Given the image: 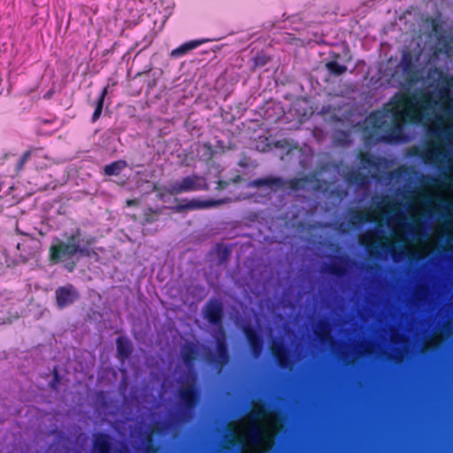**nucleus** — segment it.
<instances>
[{"instance_id":"obj_1","label":"nucleus","mask_w":453,"mask_h":453,"mask_svg":"<svg viewBox=\"0 0 453 453\" xmlns=\"http://www.w3.org/2000/svg\"><path fill=\"white\" fill-rule=\"evenodd\" d=\"M437 104L431 92L395 93L382 111H373L366 118V137L378 142H402L403 125L421 123Z\"/></svg>"},{"instance_id":"obj_2","label":"nucleus","mask_w":453,"mask_h":453,"mask_svg":"<svg viewBox=\"0 0 453 453\" xmlns=\"http://www.w3.org/2000/svg\"><path fill=\"white\" fill-rule=\"evenodd\" d=\"M65 241L57 240L56 243L50 245L49 249V261L51 265L65 263V269L72 273L77 266L75 257H90L96 254L92 246L96 242L94 236L82 237V230L77 227L67 235L65 234Z\"/></svg>"},{"instance_id":"obj_3","label":"nucleus","mask_w":453,"mask_h":453,"mask_svg":"<svg viewBox=\"0 0 453 453\" xmlns=\"http://www.w3.org/2000/svg\"><path fill=\"white\" fill-rule=\"evenodd\" d=\"M201 190H209V185L206 179L198 174L185 176L171 183L166 188V192L172 196Z\"/></svg>"},{"instance_id":"obj_4","label":"nucleus","mask_w":453,"mask_h":453,"mask_svg":"<svg viewBox=\"0 0 453 453\" xmlns=\"http://www.w3.org/2000/svg\"><path fill=\"white\" fill-rule=\"evenodd\" d=\"M20 317L18 299L11 292H0V325L12 324Z\"/></svg>"},{"instance_id":"obj_5","label":"nucleus","mask_w":453,"mask_h":453,"mask_svg":"<svg viewBox=\"0 0 453 453\" xmlns=\"http://www.w3.org/2000/svg\"><path fill=\"white\" fill-rule=\"evenodd\" d=\"M178 398L183 414L188 416L189 413L195 411L200 401L199 389L193 383L181 387L178 390Z\"/></svg>"},{"instance_id":"obj_6","label":"nucleus","mask_w":453,"mask_h":453,"mask_svg":"<svg viewBox=\"0 0 453 453\" xmlns=\"http://www.w3.org/2000/svg\"><path fill=\"white\" fill-rule=\"evenodd\" d=\"M203 313L204 319L212 326H217L221 331L223 328L224 307L220 300L216 298L210 299L203 306Z\"/></svg>"},{"instance_id":"obj_7","label":"nucleus","mask_w":453,"mask_h":453,"mask_svg":"<svg viewBox=\"0 0 453 453\" xmlns=\"http://www.w3.org/2000/svg\"><path fill=\"white\" fill-rule=\"evenodd\" d=\"M79 298L80 293L73 284L60 286L55 290L56 304L59 310L73 304Z\"/></svg>"},{"instance_id":"obj_8","label":"nucleus","mask_w":453,"mask_h":453,"mask_svg":"<svg viewBox=\"0 0 453 453\" xmlns=\"http://www.w3.org/2000/svg\"><path fill=\"white\" fill-rule=\"evenodd\" d=\"M215 348L217 355L213 356L210 361L219 367H223L229 362L230 358L224 328H221L219 335L215 339Z\"/></svg>"},{"instance_id":"obj_9","label":"nucleus","mask_w":453,"mask_h":453,"mask_svg":"<svg viewBox=\"0 0 453 453\" xmlns=\"http://www.w3.org/2000/svg\"><path fill=\"white\" fill-rule=\"evenodd\" d=\"M224 203V200L219 199H206V200H200V199H191L188 201H186L184 203H178L173 207L174 211L176 212H183L185 211H194V210H201L205 208H211V207H216L218 205H220Z\"/></svg>"},{"instance_id":"obj_10","label":"nucleus","mask_w":453,"mask_h":453,"mask_svg":"<svg viewBox=\"0 0 453 453\" xmlns=\"http://www.w3.org/2000/svg\"><path fill=\"white\" fill-rule=\"evenodd\" d=\"M271 354L282 369L289 368L292 364L288 348L280 341L273 342L270 348Z\"/></svg>"},{"instance_id":"obj_11","label":"nucleus","mask_w":453,"mask_h":453,"mask_svg":"<svg viewBox=\"0 0 453 453\" xmlns=\"http://www.w3.org/2000/svg\"><path fill=\"white\" fill-rule=\"evenodd\" d=\"M243 334L249 343L250 351L255 357L261 355L263 350V339L258 332L250 326L242 328Z\"/></svg>"},{"instance_id":"obj_12","label":"nucleus","mask_w":453,"mask_h":453,"mask_svg":"<svg viewBox=\"0 0 453 453\" xmlns=\"http://www.w3.org/2000/svg\"><path fill=\"white\" fill-rule=\"evenodd\" d=\"M327 272L336 277H343L348 272V259L344 256L334 257L326 267Z\"/></svg>"},{"instance_id":"obj_13","label":"nucleus","mask_w":453,"mask_h":453,"mask_svg":"<svg viewBox=\"0 0 453 453\" xmlns=\"http://www.w3.org/2000/svg\"><path fill=\"white\" fill-rule=\"evenodd\" d=\"M202 43H203V42L199 41V40H192V41L186 42L182 43L181 45H180L179 47L173 49L170 53V57L172 58H181V57L187 55L189 51L199 47Z\"/></svg>"},{"instance_id":"obj_14","label":"nucleus","mask_w":453,"mask_h":453,"mask_svg":"<svg viewBox=\"0 0 453 453\" xmlns=\"http://www.w3.org/2000/svg\"><path fill=\"white\" fill-rule=\"evenodd\" d=\"M117 353L121 360L128 358L133 351L130 340L125 336H119L116 340Z\"/></svg>"},{"instance_id":"obj_15","label":"nucleus","mask_w":453,"mask_h":453,"mask_svg":"<svg viewBox=\"0 0 453 453\" xmlns=\"http://www.w3.org/2000/svg\"><path fill=\"white\" fill-rule=\"evenodd\" d=\"M180 355L185 365L189 367L194 365L198 355V350L194 343H188L182 347Z\"/></svg>"},{"instance_id":"obj_16","label":"nucleus","mask_w":453,"mask_h":453,"mask_svg":"<svg viewBox=\"0 0 453 453\" xmlns=\"http://www.w3.org/2000/svg\"><path fill=\"white\" fill-rule=\"evenodd\" d=\"M252 188L273 187L281 188L284 186V181L280 177H265L253 180L249 184Z\"/></svg>"},{"instance_id":"obj_17","label":"nucleus","mask_w":453,"mask_h":453,"mask_svg":"<svg viewBox=\"0 0 453 453\" xmlns=\"http://www.w3.org/2000/svg\"><path fill=\"white\" fill-rule=\"evenodd\" d=\"M93 448L97 453H111V443L106 434H99L95 437Z\"/></svg>"},{"instance_id":"obj_18","label":"nucleus","mask_w":453,"mask_h":453,"mask_svg":"<svg viewBox=\"0 0 453 453\" xmlns=\"http://www.w3.org/2000/svg\"><path fill=\"white\" fill-rule=\"evenodd\" d=\"M349 224L352 226H357L359 224L375 221L372 215L369 211L357 210L350 213Z\"/></svg>"},{"instance_id":"obj_19","label":"nucleus","mask_w":453,"mask_h":453,"mask_svg":"<svg viewBox=\"0 0 453 453\" xmlns=\"http://www.w3.org/2000/svg\"><path fill=\"white\" fill-rule=\"evenodd\" d=\"M339 58L340 55L338 53H334V59L326 62L325 65L329 74L334 77L341 76L347 72V66L337 62Z\"/></svg>"},{"instance_id":"obj_20","label":"nucleus","mask_w":453,"mask_h":453,"mask_svg":"<svg viewBox=\"0 0 453 453\" xmlns=\"http://www.w3.org/2000/svg\"><path fill=\"white\" fill-rule=\"evenodd\" d=\"M107 94H108V86L104 87L102 89L98 98L96 101L95 111H94V112L92 114V117H91V122L92 123L96 122L99 119V118L101 117L103 107H104V100H105V97H106Z\"/></svg>"},{"instance_id":"obj_21","label":"nucleus","mask_w":453,"mask_h":453,"mask_svg":"<svg viewBox=\"0 0 453 453\" xmlns=\"http://www.w3.org/2000/svg\"><path fill=\"white\" fill-rule=\"evenodd\" d=\"M127 166V161L117 160L109 165H106L104 168V173L107 176H118Z\"/></svg>"},{"instance_id":"obj_22","label":"nucleus","mask_w":453,"mask_h":453,"mask_svg":"<svg viewBox=\"0 0 453 453\" xmlns=\"http://www.w3.org/2000/svg\"><path fill=\"white\" fill-rule=\"evenodd\" d=\"M360 164L365 168H377L379 165L378 159L369 152L361 151L358 154Z\"/></svg>"},{"instance_id":"obj_23","label":"nucleus","mask_w":453,"mask_h":453,"mask_svg":"<svg viewBox=\"0 0 453 453\" xmlns=\"http://www.w3.org/2000/svg\"><path fill=\"white\" fill-rule=\"evenodd\" d=\"M318 325H319V330L316 332V335L318 336V338L322 342H326L329 339H331L330 327H329V325H331V324L329 323V321L326 319H322V320H319Z\"/></svg>"},{"instance_id":"obj_24","label":"nucleus","mask_w":453,"mask_h":453,"mask_svg":"<svg viewBox=\"0 0 453 453\" xmlns=\"http://www.w3.org/2000/svg\"><path fill=\"white\" fill-rule=\"evenodd\" d=\"M265 429L254 426L250 430L247 440L250 444H257L265 439Z\"/></svg>"},{"instance_id":"obj_25","label":"nucleus","mask_w":453,"mask_h":453,"mask_svg":"<svg viewBox=\"0 0 453 453\" xmlns=\"http://www.w3.org/2000/svg\"><path fill=\"white\" fill-rule=\"evenodd\" d=\"M376 233L370 232L360 237V243L366 248L369 252H372L373 249H377L376 245Z\"/></svg>"},{"instance_id":"obj_26","label":"nucleus","mask_w":453,"mask_h":453,"mask_svg":"<svg viewBox=\"0 0 453 453\" xmlns=\"http://www.w3.org/2000/svg\"><path fill=\"white\" fill-rule=\"evenodd\" d=\"M269 414H271V412L268 411V408L265 406V404H259L251 410L250 412V418L256 420L265 418Z\"/></svg>"},{"instance_id":"obj_27","label":"nucleus","mask_w":453,"mask_h":453,"mask_svg":"<svg viewBox=\"0 0 453 453\" xmlns=\"http://www.w3.org/2000/svg\"><path fill=\"white\" fill-rule=\"evenodd\" d=\"M216 252L219 256V260L220 264L226 263L228 260L231 254L229 248L222 244H217Z\"/></svg>"},{"instance_id":"obj_28","label":"nucleus","mask_w":453,"mask_h":453,"mask_svg":"<svg viewBox=\"0 0 453 453\" xmlns=\"http://www.w3.org/2000/svg\"><path fill=\"white\" fill-rule=\"evenodd\" d=\"M346 179L349 183L361 185L365 182V176L357 171H353L347 175Z\"/></svg>"},{"instance_id":"obj_29","label":"nucleus","mask_w":453,"mask_h":453,"mask_svg":"<svg viewBox=\"0 0 453 453\" xmlns=\"http://www.w3.org/2000/svg\"><path fill=\"white\" fill-rule=\"evenodd\" d=\"M31 154H32V150H26L22 155L21 157H19V159L18 160L17 164H16V167H15V170H16V173H19L21 172L23 169H24V166L26 165V163L30 159L31 157Z\"/></svg>"},{"instance_id":"obj_30","label":"nucleus","mask_w":453,"mask_h":453,"mask_svg":"<svg viewBox=\"0 0 453 453\" xmlns=\"http://www.w3.org/2000/svg\"><path fill=\"white\" fill-rule=\"evenodd\" d=\"M270 57L266 56L265 54H257L253 58V68H260L265 66L269 61Z\"/></svg>"},{"instance_id":"obj_31","label":"nucleus","mask_w":453,"mask_h":453,"mask_svg":"<svg viewBox=\"0 0 453 453\" xmlns=\"http://www.w3.org/2000/svg\"><path fill=\"white\" fill-rule=\"evenodd\" d=\"M161 213V210H154L152 208H149L144 211L143 220L147 224H151L157 220V215Z\"/></svg>"},{"instance_id":"obj_32","label":"nucleus","mask_w":453,"mask_h":453,"mask_svg":"<svg viewBox=\"0 0 453 453\" xmlns=\"http://www.w3.org/2000/svg\"><path fill=\"white\" fill-rule=\"evenodd\" d=\"M402 65L404 73H410L414 70L411 57L409 54H404L402 58Z\"/></svg>"},{"instance_id":"obj_33","label":"nucleus","mask_w":453,"mask_h":453,"mask_svg":"<svg viewBox=\"0 0 453 453\" xmlns=\"http://www.w3.org/2000/svg\"><path fill=\"white\" fill-rule=\"evenodd\" d=\"M14 189L13 185H5V183L0 181V198H7L11 192Z\"/></svg>"},{"instance_id":"obj_34","label":"nucleus","mask_w":453,"mask_h":453,"mask_svg":"<svg viewBox=\"0 0 453 453\" xmlns=\"http://www.w3.org/2000/svg\"><path fill=\"white\" fill-rule=\"evenodd\" d=\"M303 179L293 178L288 181V188L292 190H298L302 187Z\"/></svg>"},{"instance_id":"obj_35","label":"nucleus","mask_w":453,"mask_h":453,"mask_svg":"<svg viewBox=\"0 0 453 453\" xmlns=\"http://www.w3.org/2000/svg\"><path fill=\"white\" fill-rule=\"evenodd\" d=\"M59 381H60L59 373H58L57 368H54V371H53V380L50 382V388L52 389L56 390L58 388V385Z\"/></svg>"},{"instance_id":"obj_36","label":"nucleus","mask_w":453,"mask_h":453,"mask_svg":"<svg viewBox=\"0 0 453 453\" xmlns=\"http://www.w3.org/2000/svg\"><path fill=\"white\" fill-rule=\"evenodd\" d=\"M148 444L145 447V453H157V447L152 443L150 438L147 439Z\"/></svg>"},{"instance_id":"obj_37","label":"nucleus","mask_w":453,"mask_h":453,"mask_svg":"<svg viewBox=\"0 0 453 453\" xmlns=\"http://www.w3.org/2000/svg\"><path fill=\"white\" fill-rule=\"evenodd\" d=\"M229 443L233 446H241L244 445V441L234 435L230 439Z\"/></svg>"},{"instance_id":"obj_38","label":"nucleus","mask_w":453,"mask_h":453,"mask_svg":"<svg viewBox=\"0 0 453 453\" xmlns=\"http://www.w3.org/2000/svg\"><path fill=\"white\" fill-rule=\"evenodd\" d=\"M203 148L206 149L209 157L211 158L213 156L212 146L210 142H204Z\"/></svg>"},{"instance_id":"obj_39","label":"nucleus","mask_w":453,"mask_h":453,"mask_svg":"<svg viewBox=\"0 0 453 453\" xmlns=\"http://www.w3.org/2000/svg\"><path fill=\"white\" fill-rule=\"evenodd\" d=\"M384 250H389L392 256L395 257V255H396V249L395 246L393 245H390V244H384L381 246Z\"/></svg>"},{"instance_id":"obj_40","label":"nucleus","mask_w":453,"mask_h":453,"mask_svg":"<svg viewBox=\"0 0 453 453\" xmlns=\"http://www.w3.org/2000/svg\"><path fill=\"white\" fill-rule=\"evenodd\" d=\"M126 203L128 207L137 206L139 203V201L137 199H128V200H127Z\"/></svg>"},{"instance_id":"obj_41","label":"nucleus","mask_w":453,"mask_h":453,"mask_svg":"<svg viewBox=\"0 0 453 453\" xmlns=\"http://www.w3.org/2000/svg\"><path fill=\"white\" fill-rule=\"evenodd\" d=\"M439 94H440V96L441 98H443L444 96H449V89L447 88H441L439 89Z\"/></svg>"},{"instance_id":"obj_42","label":"nucleus","mask_w":453,"mask_h":453,"mask_svg":"<svg viewBox=\"0 0 453 453\" xmlns=\"http://www.w3.org/2000/svg\"><path fill=\"white\" fill-rule=\"evenodd\" d=\"M227 187V182L225 180H219L218 182V188L219 189H224Z\"/></svg>"},{"instance_id":"obj_43","label":"nucleus","mask_w":453,"mask_h":453,"mask_svg":"<svg viewBox=\"0 0 453 453\" xmlns=\"http://www.w3.org/2000/svg\"><path fill=\"white\" fill-rule=\"evenodd\" d=\"M442 133V130L441 129H434L431 131V134L434 136H440Z\"/></svg>"},{"instance_id":"obj_44","label":"nucleus","mask_w":453,"mask_h":453,"mask_svg":"<svg viewBox=\"0 0 453 453\" xmlns=\"http://www.w3.org/2000/svg\"><path fill=\"white\" fill-rule=\"evenodd\" d=\"M438 156V153L436 151H430L427 155H426V157L427 158H433L434 157H437Z\"/></svg>"},{"instance_id":"obj_45","label":"nucleus","mask_w":453,"mask_h":453,"mask_svg":"<svg viewBox=\"0 0 453 453\" xmlns=\"http://www.w3.org/2000/svg\"><path fill=\"white\" fill-rule=\"evenodd\" d=\"M408 257H409L410 258H411H411H415V257H416L414 253H410V254H408Z\"/></svg>"},{"instance_id":"obj_46","label":"nucleus","mask_w":453,"mask_h":453,"mask_svg":"<svg viewBox=\"0 0 453 453\" xmlns=\"http://www.w3.org/2000/svg\"><path fill=\"white\" fill-rule=\"evenodd\" d=\"M22 245H23V244L18 243V244H17V250H21V246H22Z\"/></svg>"},{"instance_id":"obj_47","label":"nucleus","mask_w":453,"mask_h":453,"mask_svg":"<svg viewBox=\"0 0 453 453\" xmlns=\"http://www.w3.org/2000/svg\"><path fill=\"white\" fill-rule=\"evenodd\" d=\"M365 352H367V353H371L372 351H371L370 348H368V347H367V348L365 349Z\"/></svg>"},{"instance_id":"obj_48","label":"nucleus","mask_w":453,"mask_h":453,"mask_svg":"<svg viewBox=\"0 0 453 453\" xmlns=\"http://www.w3.org/2000/svg\"><path fill=\"white\" fill-rule=\"evenodd\" d=\"M448 81H453V78H446Z\"/></svg>"}]
</instances>
